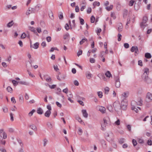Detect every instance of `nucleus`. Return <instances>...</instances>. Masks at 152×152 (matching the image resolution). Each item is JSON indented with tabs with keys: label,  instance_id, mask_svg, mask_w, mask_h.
<instances>
[{
	"label": "nucleus",
	"instance_id": "obj_1",
	"mask_svg": "<svg viewBox=\"0 0 152 152\" xmlns=\"http://www.w3.org/2000/svg\"><path fill=\"white\" fill-rule=\"evenodd\" d=\"M113 106L115 110L117 112L119 115H121L122 114L121 109L120 108V105L119 102L116 101L113 104Z\"/></svg>",
	"mask_w": 152,
	"mask_h": 152
},
{
	"label": "nucleus",
	"instance_id": "obj_2",
	"mask_svg": "<svg viewBox=\"0 0 152 152\" xmlns=\"http://www.w3.org/2000/svg\"><path fill=\"white\" fill-rule=\"evenodd\" d=\"M144 73L142 75V78L145 81L147 82L149 74V69L147 68H145L144 69Z\"/></svg>",
	"mask_w": 152,
	"mask_h": 152
},
{
	"label": "nucleus",
	"instance_id": "obj_3",
	"mask_svg": "<svg viewBox=\"0 0 152 152\" xmlns=\"http://www.w3.org/2000/svg\"><path fill=\"white\" fill-rule=\"evenodd\" d=\"M127 100L126 99H124L121 102L120 108L122 110H126L127 109Z\"/></svg>",
	"mask_w": 152,
	"mask_h": 152
},
{
	"label": "nucleus",
	"instance_id": "obj_4",
	"mask_svg": "<svg viewBox=\"0 0 152 152\" xmlns=\"http://www.w3.org/2000/svg\"><path fill=\"white\" fill-rule=\"evenodd\" d=\"M132 52H134L135 55L136 56L138 54L139 51L138 48L136 46H132L130 50Z\"/></svg>",
	"mask_w": 152,
	"mask_h": 152
},
{
	"label": "nucleus",
	"instance_id": "obj_5",
	"mask_svg": "<svg viewBox=\"0 0 152 152\" xmlns=\"http://www.w3.org/2000/svg\"><path fill=\"white\" fill-rule=\"evenodd\" d=\"M115 86L117 88H119L120 86V83L119 81V78L118 76L116 77L115 78Z\"/></svg>",
	"mask_w": 152,
	"mask_h": 152
},
{
	"label": "nucleus",
	"instance_id": "obj_6",
	"mask_svg": "<svg viewBox=\"0 0 152 152\" xmlns=\"http://www.w3.org/2000/svg\"><path fill=\"white\" fill-rule=\"evenodd\" d=\"M97 108L102 113H105L106 108L104 107L99 106L97 107Z\"/></svg>",
	"mask_w": 152,
	"mask_h": 152
},
{
	"label": "nucleus",
	"instance_id": "obj_7",
	"mask_svg": "<svg viewBox=\"0 0 152 152\" xmlns=\"http://www.w3.org/2000/svg\"><path fill=\"white\" fill-rule=\"evenodd\" d=\"M35 12V10L34 8H29L28 10H27L26 13L27 15H28L31 13H34Z\"/></svg>",
	"mask_w": 152,
	"mask_h": 152
},
{
	"label": "nucleus",
	"instance_id": "obj_8",
	"mask_svg": "<svg viewBox=\"0 0 152 152\" xmlns=\"http://www.w3.org/2000/svg\"><path fill=\"white\" fill-rule=\"evenodd\" d=\"M3 135V138L4 139H6L7 137V135L6 133L3 132V130L2 129H0V134Z\"/></svg>",
	"mask_w": 152,
	"mask_h": 152
},
{
	"label": "nucleus",
	"instance_id": "obj_9",
	"mask_svg": "<svg viewBox=\"0 0 152 152\" xmlns=\"http://www.w3.org/2000/svg\"><path fill=\"white\" fill-rule=\"evenodd\" d=\"M147 21L144 20H143L142 22L140 24L141 27L144 29V28L147 26V24L146 23Z\"/></svg>",
	"mask_w": 152,
	"mask_h": 152
},
{
	"label": "nucleus",
	"instance_id": "obj_10",
	"mask_svg": "<svg viewBox=\"0 0 152 152\" xmlns=\"http://www.w3.org/2000/svg\"><path fill=\"white\" fill-rule=\"evenodd\" d=\"M109 118L108 117L104 118L103 119L104 123L103 124L107 126L108 123L109 122Z\"/></svg>",
	"mask_w": 152,
	"mask_h": 152
},
{
	"label": "nucleus",
	"instance_id": "obj_11",
	"mask_svg": "<svg viewBox=\"0 0 152 152\" xmlns=\"http://www.w3.org/2000/svg\"><path fill=\"white\" fill-rule=\"evenodd\" d=\"M82 113L83 116L85 118H88V115L86 110H82Z\"/></svg>",
	"mask_w": 152,
	"mask_h": 152
},
{
	"label": "nucleus",
	"instance_id": "obj_12",
	"mask_svg": "<svg viewBox=\"0 0 152 152\" xmlns=\"http://www.w3.org/2000/svg\"><path fill=\"white\" fill-rule=\"evenodd\" d=\"M86 74L87 78L88 79H90L92 77V75L89 71L86 72Z\"/></svg>",
	"mask_w": 152,
	"mask_h": 152
},
{
	"label": "nucleus",
	"instance_id": "obj_13",
	"mask_svg": "<svg viewBox=\"0 0 152 152\" xmlns=\"http://www.w3.org/2000/svg\"><path fill=\"white\" fill-rule=\"evenodd\" d=\"M136 102L137 105L141 106L142 104V101L140 98L138 99L137 102Z\"/></svg>",
	"mask_w": 152,
	"mask_h": 152
},
{
	"label": "nucleus",
	"instance_id": "obj_14",
	"mask_svg": "<svg viewBox=\"0 0 152 152\" xmlns=\"http://www.w3.org/2000/svg\"><path fill=\"white\" fill-rule=\"evenodd\" d=\"M29 128L35 131H37V128L36 126L34 124H31L29 126Z\"/></svg>",
	"mask_w": 152,
	"mask_h": 152
},
{
	"label": "nucleus",
	"instance_id": "obj_15",
	"mask_svg": "<svg viewBox=\"0 0 152 152\" xmlns=\"http://www.w3.org/2000/svg\"><path fill=\"white\" fill-rule=\"evenodd\" d=\"M136 102L134 101H133L131 103V108L132 109H133L134 108V107H135L136 105Z\"/></svg>",
	"mask_w": 152,
	"mask_h": 152
},
{
	"label": "nucleus",
	"instance_id": "obj_16",
	"mask_svg": "<svg viewBox=\"0 0 152 152\" xmlns=\"http://www.w3.org/2000/svg\"><path fill=\"white\" fill-rule=\"evenodd\" d=\"M51 113V112L50 111L47 110L45 113V116L47 118H48L50 117Z\"/></svg>",
	"mask_w": 152,
	"mask_h": 152
},
{
	"label": "nucleus",
	"instance_id": "obj_17",
	"mask_svg": "<svg viewBox=\"0 0 152 152\" xmlns=\"http://www.w3.org/2000/svg\"><path fill=\"white\" fill-rule=\"evenodd\" d=\"M118 30L119 32L121 31L122 30L123 26L122 23H119L118 25Z\"/></svg>",
	"mask_w": 152,
	"mask_h": 152
},
{
	"label": "nucleus",
	"instance_id": "obj_18",
	"mask_svg": "<svg viewBox=\"0 0 152 152\" xmlns=\"http://www.w3.org/2000/svg\"><path fill=\"white\" fill-rule=\"evenodd\" d=\"M147 97L148 99L152 100V94L150 92L148 93L147 94Z\"/></svg>",
	"mask_w": 152,
	"mask_h": 152
},
{
	"label": "nucleus",
	"instance_id": "obj_19",
	"mask_svg": "<svg viewBox=\"0 0 152 152\" xmlns=\"http://www.w3.org/2000/svg\"><path fill=\"white\" fill-rule=\"evenodd\" d=\"M42 7V6L40 4H37V5L35 7V11H38L40 9V8Z\"/></svg>",
	"mask_w": 152,
	"mask_h": 152
},
{
	"label": "nucleus",
	"instance_id": "obj_20",
	"mask_svg": "<svg viewBox=\"0 0 152 152\" xmlns=\"http://www.w3.org/2000/svg\"><path fill=\"white\" fill-rule=\"evenodd\" d=\"M29 29L31 31L34 32V33H35L37 35H38V34L37 33L36 30L34 27H29Z\"/></svg>",
	"mask_w": 152,
	"mask_h": 152
},
{
	"label": "nucleus",
	"instance_id": "obj_21",
	"mask_svg": "<svg viewBox=\"0 0 152 152\" xmlns=\"http://www.w3.org/2000/svg\"><path fill=\"white\" fill-rule=\"evenodd\" d=\"M37 113L39 114H42L43 113V110L41 108H39L37 110Z\"/></svg>",
	"mask_w": 152,
	"mask_h": 152
},
{
	"label": "nucleus",
	"instance_id": "obj_22",
	"mask_svg": "<svg viewBox=\"0 0 152 152\" xmlns=\"http://www.w3.org/2000/svg\"><path fill=\"white\" fill-rule=\"evenodd\" d=\"M98 76L101 79H102L104 81L106 80V78L103 75L99 74L98 75Z\"/></svg>",
	"mask_w": 152,
	"mask_h": 152
},
{
	"label": "nucleus",
	"instance_id": "obj_23",
	"mask_svg": "<svg viewBox=\"0 0 152 152\" xmlns=\"http://www.w3.org/2000/svg\"><path fill=\"white\" fill-rule=\"evenodd\" d=\"M14 24V23L13 20L9 22L7 25V26L8 27L10 28Z\"/></svg>",
	"mask_w": 152,
	"mask_h": 152
},
{
	"label": "nucleus",
	"instance_id": "obj_24",
	"mask_svg": "<svg viewBox=\"0 0 152 152\" xmlns=\"http://www.w3.org/2000/svg\"><path fill=\"white\" fill-rule=\"evenodd\" d=\"M105 75L107 77H110L112 76V75L109 71H107L105 73Z\"/></svg>",
	"mask_w": 152,
	"mask_h": 152
},
{
	"label": "nucleus",
	"instance_id": "obj_25",
	"mask_svg": "<svg viewBox=\"0 0 152 152\" xmlns=\"http://www.w3.org/2000/svg\"><path fill=\"white\" fill-rule=\"evenodd\" d=\"M69 37V35L68 33H66L64 35V39H68Z\"/></svg>",
	"mask_w": 152,
	"mask_h": 152
},
{
	"label": "nucleus",
	"instance_id": "obj_26",
	"mask_svg": "<svg viewBox=\"0 0 152 152\" xmlns=\"http://www.w3.org/2000/svg\"><path fill=\"white\" fill-rule=\"evenodd\" d=\"M18 83L22 85H28V83L27 82L24 81H19L18 82Z\"/></svg>",
	"mask_w": 152,
	"mask_h": 152
},
{
	"label": "nucleus",
	"instance_id": "obj_27",
	"mask_svg": "<svg viewBox=\"0 0 152 152\" xmlns=\"http://www.w3.org/2000/svg\"><path fill=\"white\" fill-rule=\"evenodd\" d=\"M107 126L106 125L102 124L101 125V129L103 131H104L106 129V126Z\"/></svg>",
	"mask_w": 152,
	"mask_h": 152
},
{
	"label": "nucleus",
	"instance_id": "obj_28",
	"mask_svg": "<svg viewBox=\"0 0 152 152\" xmlns=\"http://www.w3.org/2000/svg\"><path fill=\"white\" fill-rule=\"evenodd\" d=\"M113 7V6L111 5L110 6L107 7L105 8L108 11H109L112 9Z\"/></svg>",
	"mask_w": 152,
	"mask_h": 152
},
{
	"label": "nucleus",
	"instance_id": "obj_29",
	"mask_svg": "<svg viewBox=\"0 0 152 152\" xmlns=\"http://www.w3.org/2000/svg\"><path fill=\"white\" fill-rule=\"evenodd\" d=\"M145 57L147 58H150L151 57V54L149 53H146L145 54Z\"/></svg>",
	"mask_w": 152,
	"mask_h": 152
},
{
	"label": "nucleus",
	"instance_id": "obj_30",
	"mask_svg": "<svg viewBox=\"0 0 152 152\" xmlns=\"http://www.w3.org/2000/svg\"><path fill=\"white\" fill-rule=\"evenodd\" d=\"M87 39L86 38L82 39L80 42V45H82L85 41L87 42Z\"/></svg>",
	"mask_w": 152,
	"mask_h": 152
},
{
	"label": "nucleus",
	"instance_id": "obj_31",
	"mask_svg": "<svg viewBox=\"0 0 152 152\" xmlns=\"http://www.w3.org/2000/svg\"><path fill=\"white\" fill-rule=\"evenodd\" d=\"M39 43L38 42H36L34 44V46L33 48L35 49H37L39 47Z\"/></svg>",
	"mask_w": 152,
	"mask_h": 152
},
{
	"label": "nucleus",
	"instance_id": "obj_32",
	"mask_svg": "<svg viewBox=\"0 0 152 152\" xmlns=\"http://www.w3.org/2000/svg\"><path fill=\"white\" fill-rule=\"evenodd\" d=\"M47 76H45L44 77V78L45 79V80L47 81L48 82H49L51 81V78L50 77H47Z\"/></svg>",
	"mask_w": 152,
	"mask_h": 152
},
{
	"label": "nucleus",
	"instance_id": "obj_33",
	"mask_svg": "<svg viewBox=\"0 0 152 152\" xmlns=\"http://www.w3.org/2000/svg\"><path fill=\"white\" fill-rule=\"evenodd\" d=\"M107 108L108 110L110 112L113 111V107L111 105H108L107 107Z\"/></svg>",
	"mask_w": 152,
	"mask_h": 152
},
{
	"label": "nucleus",
	"instance_id": "obj_34",
	"mask_svg": "<svg viewBox=\"0 0 152 152\" xmlns=\"http://www.w3.org/2000/svg\"><path fill=\"white\" fill-rule=\"evenodd\" d=\"M127 96H128L126 93H124L122 94L121 97L123 99H125V98L127 97Z\"/></svg>",
	"mask_w": 152,
	"mask_h": 152
},
{
	"label": "nucleus",
	"instance_id": "obj_35",
	"mask_svg": "<svg viewBox=\"0 0 152 152\" xmlns=\"http://www.w3.org/2000/svg\"><path fill=\"white\" fill-rule=\"evenodd\" d=\"M47 125L48 127H49L50 129H51L52 128V125L50 122H48L47 123Z\"/></svg>",
	"mask_w": 152,
	"mask_h": 152
},
{
	"label": "nucleus",
	"instance_id": "obj_36",
	"mask_svg": "<svg viewBox=\"0 0 152 152\" xmlns=\"http://www.w3.org/2000/svg\"><path fill=\"white\" fill-rule=\"evenodd\" d=\"M95 20V18L93 15L91 16V23H94Z\"/></svg>",
	"mask_w": 152,
	"mask_h": 152
},
{
	"label": "nucleus",
	"instance_id": "obj_37",
	"mask_svg": "<svg viewBox=\"0 0 152 152\" xmlns=\"http://www.w3.org/2000/svg\"><path fill=\"white\" fill-rule=\"evenodd\" d=\"M125 140V139L124 138L120 139L119 141V142L120 144H122L124 142Z\"/></svg>",
	"mask_w": 152,
	"mask_h": 152
},
{
	"label": "nucleus",
	"instance_id": "obj_38",
	"mask_svg": "<svg viewBox=\"0 0 152 152\" xmlns=\"http://www.w3.org/2000/svg\"><path fill=\"white\" fill-rule=\"evenodd\" d=\"M76 119L80 123L83 122L82 120H81V118L79 117L78 116H77L76 117Z\"/></svg>",
	"mask_w": 152,
	"mask_h": 152
},
{
	"label": "nucleus",
	"instance_id": "obj_39",
	"mask_svg": "<svg viewBox=\"0 0 152 152\" xmlns=\"http://www.w3.org/2000/svg\"><path fill=\"white\" fill-rule=\"evenodd\" d=\"M109 88L108 87H106L104 88L105 93L106 94H108L109 91Z\"/></svg>",
	"mask_w": 152,
	"mask_h": 152
},
{
	"label": "nucleus",
	"instance_id": "obj_40",
	"mask_svg": "<svg viewBox=\"0 0 152 152\" xmlns=\"http://www.w3.org/2000/svg\"><path fill=\"white\" fill-rule=\"evenodd\" d=\"M17 141L20 144V145L21 147L23 146V143L22 141L20 139H17Z\"/></svg>",
	"mask_w": 152,
	"mask_h": 152
},
{
	"label": "nucleus",
	"instance_id": "obj_41",
	"mask_svg": "<svg viewBox=\"0 0 152 152\" xmlns=\"http://www.w3.org/2000/svg\"><path fill=\"white\" fill-rule=\"evenodd\" d=\"M7 91L11 93L12 90V88L10 86H8L7 88Z\"/></svg>",
	"mask_w": 152,
	"mask_h": 152
},
{
	"label": "nucleus",
	"instance_id": "obj_42",
	"mask_svg": "<svg viewBox=\"0 0 152 152\" xmlns=\"http://www.w3.org/2000/svg\"><path fill=\"white\" fill-rule=\"evenodd\" d=\"M98 95L99 98H101L103 96L102 93L101 91L98 92Z\"/></svg>",
	"mask_w": 152,
	"mask_h": 152
},
{
	"label": "nucleus",
	"instance_id": "obj_43",
	"mask_svg": "<svg viewBox=\"0 0 152 152\" xmlns=\"http://www.w3.org/2000/svg\"><path fill=\"white\" fill-rule=\"evenodd\" d=\"M79 19L80 20V24L82 25H83L84 24V20L80 18H79Z\"/></svg>",
	"mask_w": 152,
	"mask_h": 152
},
{
	"label": "nucleus",
	"instance_id": "obj_44",
	"mask_svg": "<svg viewBox=\"0 0 152 152\" xmlns=\"http://www.w3.org/2000/svg\"><path fill=\"white\" fill-rule=\"evenodd\" d=\"M132 142L134 146H136L137 144V142L136 140L134 139H133L132 140Z\"/></svg>",
	"mask_w": 152,
	"mask_h": 152
},
{
	"label": "nucleus",
	"instance_id": "obj_45",
	"mask_svg": "<svg viewBox=\"0 0 152 152\" xmlns=\"http://www.w3.org/2000/svg\"><path fill=\"white\" fill-rule=\"evenodd\" d=\"M35 112V110L34 109L33 110L31 111L30 112L28 113V115L30 116H31L33 114V113Z\"/></svg>",
	"mask_w": 152,
	"mask_h": 152
},
{
	"label": "nucleus",
	"instance_id": "obj_46",
	"mask_svg": "<svg viewBox=\"0 0 152 152\" xmlns=\"http://www.w3.org/2000/svg\"><path fill=\"white\" fill-rule=\"evenodd\" d=\"M12 83L14 86H17L18 84V82H17V81L15 80H13L12 81Z\"/></svg>",
	"mask_w": 152,
	"mask_h": 152
},
{
	"label": "nucleus",
	"instance_id": "obj_47",
	"mask_svg": "<svg viewBox=\"0 0 152 152\" xmlns=\"http://www.w3.org/2000/svg\"><path fill=\"white\" fill-rule=\"evenodd\" d=\"M91 12V7H88L87 10V12L88 14H90Z\"/></svg>",
	"mask_w": 152,
	"mask_h": 152
},
{
	"label": "nucleus",
	"instance_id": "obj_48",
	"mask_svg": "<svg viewBox=\"0 0 152 152\" xmlns=\"http://www.w3.org/2000/svg\"><path fill=\"white\" fill-rule=\"evenodd\" d=\"M26 37V34L25 33H23L21 36L22 39H24Z\"/></svg>",
	"mask_w": 152,
	"mask_h": 152
},
{
	"label": "nucleus",
	"instance_id": "obj_49",
	"mask_svg": "<svg viewBox=\"0 0 152 152\" xmlns=\"http://www.w3.org/2000/svg\"><path fill=\"white\" fill-rule=\"evenodd\" d=\"M120 121L119 119H118L117 121L115 122V123L117 125H119L120 124Z\"/></svg>",
	"mask_w": 152,
	"mask_h": 152
},
{
	"label": "nucleus",
	"instance_id": "obj_50",
	"mask_svg": "<svg viewBox=\"0 0 152 152\" xmlns=\"http://www.w3.org/2000/svg\"><path fill=\"white\" fill-rule=\"evenodd\" d=\"M135 2L134 0H132L130 1L129 5L130 6H132L133 5L134 2Z\"/></svg>",
	"mask_w": 152,
	"mask_h": 152
},
{
	"label": "nucleus",
	"instance_id": "obj_51",
	"mask_svg": "<svg viewBox=\"0 0 152 152\" xmlns=\"http://www.w3.org/2000/svg\"><path fill=\"white\" fill-rule=\"evenodd\" d=\"M48 140L46 139H45L43 140L44 142V143H43V146L45 147L46 146V144L47 143V142H48Z\"/></svg>",
	"mask_w": 152,
	"mask_h": 152
},
{
	"label": "nucleus",
	"instance_id": "obj_52",
	"mask_svg": "<svg viewBox=\"0 0 152 152\" xmlns=\"http://www.w3.org/2000/svg\"><path fill=\"white\" fill-rule=\"evenodd\" d=\"M147 143L148 145H152V141L151 140H148L147 141Z\"/></svg>",
	"mask_w": 152,
	"mask_h": 152
},
{
	"label": "nucleus",
	"instance_id": "obj_53",
	"mask_svg": "<svg viewBox=\"0 0 152 152\" xmlns=\"http://www.w3.org/2000/svg\"><path fill=\"white\" fill-rule=\"evenodd\" d=\"M46 40L48 42H50L51 41V38L50 36H48L46 37Z\"/></svg>",
	"mask_w": 152,
	"mask_h": 152
},
{
	"label": "nucleus",
	"instance_id": "obj_54",
	"mask_svg": "<svg viewBox=\"0 0 152 152\" xmlns=\"http://www.w3.org/2000/svg\"><path fill=\"white\" fill-rule=\"evenodd\" d=\"M138 142L142 144L144 143V140L142 139H139L138 140Z\"/></svg>",
	"mask_w": 152,
	"mask_h": 152
},
{
	"label": "nucleus",
	"instance_id": "obj_55",
	"mask_svg": "<svg viewBox=\"0 0 152 152\" xmlns=\"http://www.w3.org/2000/svg\"><path fill=\"white\" fill-rule=\"evenodd\" d=\"M124 47L126 48H128L129 47V45L128 43H125L124 44Z\"/></svg>",
	"mask_w": 152,
	"mask_h": 152
},
{
	"label": "nucleus",
	"instance_id": "obj_56",
	"mask_svg": "<svg viewBox=\"0 0 152 152\" xmlns=\"http://www.w3.org/2000/svg\"><path fill=\"white\" fill-rule=\"evenodd\" d=\"M121 37H122L121 35L120 34H118V41H120L121 40Z\"/></svg>",
	"mask_w": 152,
	"mask_h": 152
},
{
	"label": "nucleus",
	"instance_id": "obj_57",
	"mask_svg": "<svg viewBox=\"0 0 152 152\" xmlns=\"http://www.w3.org/2000/svg\"><path fill=\"white\" fill-rule=\"evenodd\" d=\"M74 83L76 86H78L79 85V83L78 81L76 80H75L74 81Z\"/></svg>",
	"mask_w": 152,
	"mask_h": 152
},
{
	"label": "nucleus",
	"instance_id": "obj_58",
	"mask_svg": "<svg viewBox=\"0 0 152 152\" xmlns=\"http://www.w3.org/2000/svg\"><path fill=\"white\" fill-rule=\"evenodd\" d=\"M111 17L113 18L114 19H115L116 18V17L114 13L112 12L111 13Z\"/></svg>",
	"mask_w": 152,
	"mask_h": 152
},
{
	"label": "nucleus",
	"instance_id": "obj_59",
	"mask_svg": "<svg viewBox=\"0 0 152 152\" xmlns=\"http://www.w3.org/2000/svg\"><path fill=\"white\" fill-rule=\"evenodd\" d=\"M82 53V50H79L77 53V55L78 56H79Z\"/></svg>",
	"mask_w": 152,
	"mask_h": 152
},
{
	"label": "nucleus",
	"instance_id": "obj_60",
	"mask_svg": "<svg viewBox=\"0 0 152 152\" xmlns=\"http://www.w3.org/2000/svg\"><path fill=\"white\" fill-rule=\"evenodd\" d=\"M78 134L80 135H81L83 131L82 129L80 128L78 129Z\"/></svg>",
	"mask_w": 152,
	"mask_h": 152
},
{
	"label": "nucleus",
	"instance_id": "obj_61",
	"mask_svg": "<svg viewBox=\"0 0 152 152\" xmlns=\"http://www.w3.org/2000/svg\"><path fill=\"white\" fill-rule=\"evenodd\" d=\"M56 104L58 107H59L60 108H61V104L60 103L58 102H56Z\"/></svg>",
	"mask_w": 152,
	"mask_h": 152
},
{
	"label": "nucleus",
	"instance_id": "obj_62",
	"mask_svg": "<svg viewBox=\"0 0 152 152\" xmlns=\"http://www.w3.org/2000/svg\"><path fill=\"white\" fill-rule=\"evenodd\" d=\"M10 118H11V120L12 121H13V120H14V119H13V114L11 113H10Z\"/></svg>",
	"mask_w": 152,
	"mask_h": 152
},
{
	"label": "nucleus",
	"instance_id": "obj_63",
	"mask_svg": "<svg viewBox=\"0 0 152 152\" xmlns=\"http://www.w3.org/2000/svg\"><path fill=\"white\" fill-rule=\"evenodd\" d=\"M65 28L66 30H68L69 29V26L68 23H66L65 26Z\"/></svg>",
	"mask_w": 152,
	"mask_h": 152
},
{
	"label": "nucleus",
	"instance_id": "obj_64",
	"mask_svg": "<svg viewBox=\"0 0 152 152\" xmlns=\"http://www.w3.org/2000/svg\"><path fill=\"white\" fill-rule=\"evenodd\" d=\"M90 62L91 63H93L95 62V60L93 58H90Z\"/></svg>",
	"mask_w": 152,
	"mask_h": 152
}]
</instances>
